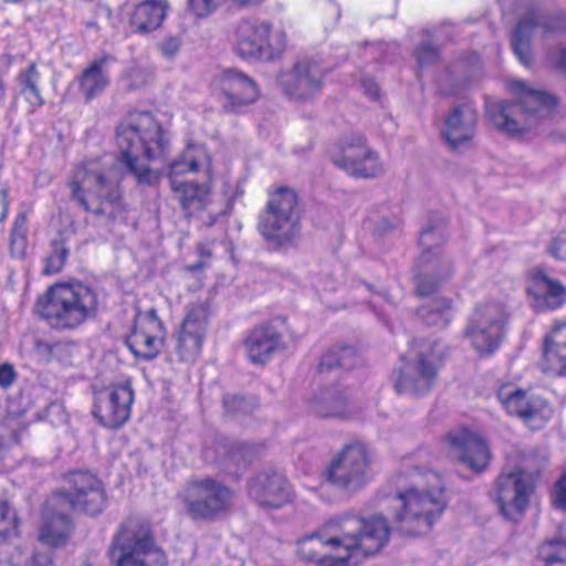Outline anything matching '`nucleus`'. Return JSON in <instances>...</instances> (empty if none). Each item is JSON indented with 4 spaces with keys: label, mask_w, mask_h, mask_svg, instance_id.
<instances>
[{
    "label": "nucleus",
    "mask_w": 566,
    "mask_h": 566,
    "mask_svg": "<svg viewBox=\"0 0 566 566\" xmlns=\"http://www.w3.org/2000/svg\"><path fill=\"white\" fill-rule=\"evenodd\" d=\"M9 515V506L6 501L0 500V522L4 521Z\"/></svg>",
    "instance_id": "56"
},
{
    "label": "nucleus",
    "mask_w": 566,
    "mask_h": 566,
    "mask_svg": "<svg viewBox=\"0 0 566 566\" xmlns=\"http://www.w3.org/2000/svg\"><path fill=\"white\" fill-rule=\"evenodd\" d=\"M115 61V57L108 53H102L91 61L78 76V85L81 93L86 101H91L102 94L111 84L107 73V65Z\"/></svg>",
    "instance_id": "30"
},
{
    "label": "nucleus",
    "mask_w": 566,
    "mask_h": 566,
    "mask_svg": "<svg viewBox=\"0 0 566 566\" xmlns=\"http://www.w3.org/2000/svg\"><path fill=\"white\" fill-rule=\"evenodd\" d=\"M114 566H167L164 551L156 544L150 524L129 516L118 527L108 547Z\"/></svg>",
    "instance_id": "10"
},
{
    "label": "nucleus",
    "mask_w": 566,
    "mask_h": 566,
    "mask_svg": "<svg viewBox=\"0 0 566 566\" xmlns=\"http://www.w3.org/2000/svg\"><path fill=\"white\" fill-rule=\"evenodd\" d=\"M6 454H7V448H6L2 439L0 438V461H2L6 458Z\"/></svg>",
    "instance_id": "58"
},
{
    "label": "nucleus",
    "mask_w": 566,
    "mask_h": 566,
    "mask_svg": "<svg viewBox=\"0 0 566 566\" xmlns=\"http://www.w3.org/2000/svg\"><path fill=\"white\" fill-rule=\"evenodd\" d=\"M203 170L210 179L212 171L211 157L202 146H189L178 159L169 166V184L186 218H198L203 223L211 226L218 214L226 210L216 211L210 208V187L207 184H198L195 180L182 179L185 172Z\"/></svg>",
    "instance_id": "7"
},
{
    "label": "nucleus",
    "mask_w": 566,
    "mask_h": 566,
    "mask_svg": "<svg viewBox=\"0 0 566 566\" xmlns=\"http://www.w3.org/2000/svg\"><path fill=\"white\" fill-rule=\"evenodd\" d=\"M506 318L507 314L502 304H478L469 319L464 336L481 356L491 355L500 346Z\"/></svg>",
    "instance_id": "15"
},
{
    "label": "nucleus",
    "mask_w": 566,
    "mask_h": 566,
    "mask_svg": "<svg viewBox=\"0 0 566 566\" xmlns=\"http://www.w3.org/2000/svg\"><path fill=\"white\" fill-rule=\"evenodd\" d=\"M199 251H200L201 255H206L207 258L211 256V252L210 251H206L202 247L199 248Z\"/></svg>",
    "instance_id": "60"
},
{
    "label": "nucleus",
    "mask_w": 566,
    "mask_h": 566,
    "mask_svg": "<svg viewBox=\"0 0 566 566\" xmlns=\"http://www.w3.org/2000/svg\"><path fill=\"white\" fill-rule=\"evenodd\" d=\"M537 25L542 27L546 36L563 33L566 32V18L564 15L543 17L537 9L532 8L518 20L511 44L520 62L526 66L532 63L531 42Z\"/></svg>",
    "instance_id": "20"
},
{
    "label": "nucleus",
    "mask_w": 566,
    "mask_h": 566,
    "mask_svg": "<svg viewBox=\"0 0 566 566\" xmlns=\"http://www.w3.org/2000/svg\"><path fill=\"white\" fill-rule=\"evenodd\" d=\"M8 213V200H7V189L0 186V222L4 220Z\"/></svg>",
    "instance_id": "54"
},
{
    "label": "nucleus",
    "mask_w": 566,
    "mask_h": 566,
    "mask_svg": "<svg viewBox=\"0 0 566 566\" xmlns=\"http://www.w3.org/2000/svg\"><path fill=\"white\" fill-rule=\"evenodd\" d=\"M398 220L395 219L394 221H388L387 219H381L377 226V231H379L380 233H386L387 231H389L390 229H394L398 226Z\"/></svg>",
    "instance_id": "55"
},
{
    "label": "nucleus",
    "mask_w": 566,
    "mask_h": 566,
    "mask_svg": "<svg viewBox=\"0 0 566 566\" xmlns=\"http://www.w3.org/2000/svg\"><path fill=\"white\" fill-rule=\"evenodd\" d=\"M449 457L480 473L489 465L491 454L485 440L468 429L460 428L446 436Z\"/></svg>",
    "instance_id": "23"
},
{
    "label": "nucleus",
    "mask_w": 566,
    "mask_h": 566,
    "mask_svg": "<svg viewBox=\"0 0 566 566\" xmlns=\"http://www.w3.org/2000/svg\"><path fill=\"white\" fill-rule=\"evenodd\" d=\"M54 346V344H50L46 342L38 340L35 343L36 352L45 359V360H52L53 352L51 348Z\"/></svg>",
    "instance_id": "53"
},
{
    "label": "nucleus",
    "mask_w": 566,
    "mask_h": 566,
    "mask_svg": "<svg viewBox=\"0 0 566 566\" xmlns=\"http://www.w3.org/2000/svg\"><path fill=\"white\" fill-rule=\"evenodd\" d=\"M559 65L564 71H566V48L560 52Z\"/></svg>",
    "instance_id": "57"
},
{
    "label": "nucleus",
    "mask_w": 566,
    "mask_h": 566,
    "mask_svg": "<svg viewBox=\"0 0 566 566\" xmlns=\"http://www.w3.org/2000/svg\"><path fill=\"white\" fill-rule=\"evenodd\" d=\"M541 367L544 373L556 376L566 373V322L554 325L546 336Z\"/></svg>",
    "instance_id": "29"
},
{
    "label": "nucleus",
    "mask_w": 566,
    "mask_h": 566,
    "mask_svg": "<svg viewBox=\"0 0 566 566\" xmlns=\"http://www.w3.org/2000/svg\"><path fill=\"white\" fill-rule=\"evenodd\" d=\"M219 86L227 103L224 107L235 109L239 106L254 103L259 90L254 81L238 70H226L219 76Z\"/></svg>",
    "instance_id": "27"
},
{
    "label": "nucleus",
    "mask_w": 566,
    "mask_h": 566,
    "mask_svg": "<svg viewBox=\"0 0 566 566\" xmlns=\"http://www.w3.org/2000/svg\"><path fill=\"white\" fill-rule=\"evenodd\" d=\"M282 347V335L272 325L256 326L244 340L248 359L254 365H264Z\"/></svg>",
    "instance_id": "28"
},
{
    "label": "nucleus",
    "mask_w": 566,
    "mask_h": 566,
    "mask_svg": "<svg viewBox=\"0 0 566 566\" xmlns=\"http://www.w3.org/2000/svg\"><path fill=\"white\" fill-rule=\"evenodd\" d=\"M125 80L127 82V90L136 91L148 85L151 81V76L146 70L139 66H132L126 71Z\"/></svg>",
    "instance_id": "42"
},
{
    "label": "nucleus",
    "mask_w": 566,
    "mask_h": 566,
    "mask_svg": "<svg viewBox=\"0 0 566 566\" xmlns=\"http://www.w3.org/2000/svg\"><path fill=\"white\" fill-rule=\"evenodd\" d=\"M359 363L356 350L350 346L329 349L319 363L321 370L334 368L352 369Z\"/></svg>",
    "instance_id": "37"
},
{
    "label": "nucleus",
    "mask_w": 566,
    "mask_h": 566,
    "mask_svg": "<svg viewBox=\"0 0 566 566\" xmlns=\"http://www.w3.org/2000/svg\"><path fill=\"white\" fill-rule=\"evenodd\" d=\"M74 348V345L71 343H54V346L51 348L53 352L52 359L67 363L73 355Z\"/></svg>",
    "instance_id": "47"
},
{
    "label": "nucleus",
    "mask_w": 566,
    "mask_h": 566,
    "mask_svg": "<svg viewBox=\"0 0 566 566\" xmlns=\"http://www.w3.org/2000/svg\"><path fill=\"white\" fill-rule=\"evenodd\" d=\"M17 378V373L12 365L2 364L0 365V386L3 388L10 387Z\"/></svg>",
    "instance_id": "48"
},
{
    "label": "nucleus",
    "mask_w": 566,
    "mask_h": 566,
    "mask_svg": "<svg viewBox=\"0 0 566 566\" xmlns=\"http://www.w3.org/2000/svg\"><path fill=\"white\" fill-rule=\"evenodd\" d=\"M69 187L71 198L92 213L99 224L112 228L126 221L128 208L115 165L103 167L97 161L85 163L75 169Z\"/></svg>",
    "instance_id": "4"
},
{
    "label": "nucleus",
    "mask_w": 566,
    "mask_h": 566,
    "mask_svg": "<svg viewBox=\"0 0 566 566\" xmlns=\"http://www.w3.org/2000/svg\"><path fill=\"white\" fill-rule=\"evenodd\" d=\"M440 348L438 340L411 343L410 352L402 356V365L397 373L395 390L398 395L421 397L431 391L441 359Z\"/></svg>",
    "instance_id": "11"
},
{
    "label": "nucleus",
    "mask_w": 566,
    "mask_h": 566,
    "mask_svg": "<svg viewBox=\"0 0 566 566\" xmlns=\"http://www.w3.org/2000/svg\"><path fill=\"white\" fill-rule=\"evenodd\" d=\"M52 562L53 553L50 548L39 549L33 553L31 566H51Z\"/></svg>",
    "instance_id": "49"
},
{
    "label": "nucleus",
    "mask_w": 566,
    "mask_h": 566,
    "mask_svg": "<svg viewBox=\"0 0 566 566\" xmlns=\"http://www.w3.org/2000/svg\"><path fill=\"white\" fill-rule=\"evenodd\" d=\"M417 313L428 326L446 327L452 319L451 301L436 298L430 305L421 306Z\"/></svg>",
    "instance_id": "36"
},
{
    "label": "nucleus",
    "mask_w": 566,
    "mask_h": 566,
    "mask_svg": "<svg viewBox=\"0 0 566 566\" xmlns=\"http://www.w3.org/2000/svg\"><path fill=\"white\" fill-rule=\"evenodd\" d=\"M415 485L400 492L394 500L397 530L406 536L428 534L446 509L444 488L440 476L432 471L412 474Z\"/></svg>",
    "instance_id": "5"
},
{
    "label": "nucleus",
    "mask_w": 566,
    "mask_h": 566,
    "mask_svg": "<svg viewBox=\"0 0 566 566\" xmlns=\"http://www.w3.org/2000/svg\"><path fill=\"white\" fill-rule=\"evenodd\" d=\"M323 69L313 61H300L292 71L284 75L282 85L284 92L295 99H307L319 92L323 84Z\"/></svg>",
    "instance_id": "24"
},
{
    "label": "nucleus",
    "mask_w": 566,
    "mask_h": 566,
    "mask_svg": "<svg viewBox=\"0 0 566 566\" xmlns=\"http://www.w3.org/2000/svg\"><path fill=\"white\" fill-rule=\"evenodd\" d=\"M232 497L227 485L208 476L188 480L177 494L186 515L193 522L217 520L230 509Z\"/></svg>",
    "instance_id": "12"
},
{
    "label": "nucleus",
    "mask_w": 566,
    "mask_h": 566,
    "mask_svg": "<svg viewBox=\"0 0 566 566\" xmlns=\"http://www.w3.org/2000/svg\"><path fill=\"white\" fill-rule=\"evenodd\" d=\"M25 216L24 214H20L15 221H14V227H13V230H12V243H14L18 239H21L23 240V237H24V233H25Z\"/></svg>",
    "instance_id": "51"
},
{
    "label": "nucleus",
    "mask_w": 566,
    "mask_h": 566,
    "mask_svg": "<svg viewBox=\"0 0 566 566\" xmlns=\"http://www.w3.org/2000/svg\"><path fill=\"white\" fill-rule=\"evenodd\" d=\"M545 461H546V458L544 455H541L537 450H532L524 454L521 468H517L516 470H524L525 464L538 465V468H536L535 470L526 471L528 478L532 479V474L539 472V470L543 468Z\"/></svg>",
    "instance_id": "46"
},
{
    "label": "nucleus",
    "mask_w": 566,
    "mask_h": 566,
    "mask_svg": "<svg viewBox=\"0 0 566 566\" xmlns=\"http://www.w3.org/2000/svg\"><path fill=\"white\" fill-rule=\"evenodd\" d=\"M547 251L555 260L566 262V232H560L553 238Z\"/></svg>",
    "instance_id": "45"
},
{
    "label": "nucleus",
    "mask_w": 566,
    "mask_h": 566,
    "mask_svg": "<svg viewBox=\"0 0 566 566\" xmlns=\"http://www.w3.org/2000/svg\"><path fill=\"white\" fill-rule=\"evenodd\" d=\"M444 221L437 226H428L420 234V254L416 265V292L424 297L433 294L440 283L452 273L451 260L437 248L446 241Z\"/></svg>",
    "instance_id": "13"
},
{
    "label": "nucleus",
    "mask_w": 566,
    "mask_h": 566,
    "mask_svg": "<svg viewBox=\"0 0 566 566\" xmlns=\"http://www.w3.org/2000/svg\"><path fill=\"white\" fill-rule=\"evenodd\" d=\"M40 77L41 73L34 62L24 71H21L17 77L20 94L27 102V112L29 114L33 113L44 103L39 87Z\"/></svg>",
    "instance_id": "35"
},
{
    "label": "nucleus",
    "mask_w": 566,
    "mask_h": 566,
    "mask_svg": "<svg viewBox=\"0 0 566 566\" xmlns=\"http://www.w3.org/2000/svg\"><path fill=\"white\" fill-rule=\"evenodd\" d=\"M555 504L558 509H566V472L556 483Z\"/></svg>",
    "instance_id": "50"
},
{
    "label": "nucleus",
    "mask_w": 566,
    "mask_h": 566,
    "mask_svg": "<svg viewBox=\"0 0 566 566\" xmlns=\"http://www.w3.org/2000/svg\"><path fill=\"white\" fill-rule=\"evenodd\" d=\"M237 52L245 59L272 62L286 49V33L270 21L241 19L235 28Z\"/></svg>",
    "instance_id": "14"
},
{
    "label": "nucleus",
    "mask_w": 566,
    "mask_h": 566,
    "mask_svg": "<svg viewBox=\"0 0 566 566\" xmlns=\"http://www.w3.org/2000/svg\"><path fill=\"white\" fill-rule=\"evenodd\" d=\"M370 459L365 446H346L331 462L327 480L335 488L354 493L363 489L369 479Z\"/></svg>",
    "instance_id": "17"
},
{
    "label": "nucleus",
    "mask_w": 566,
    "mask_h": 566,
    "mask_svg": "<svg viewBox=\"0 0 566 566\" xmlns=\"http://www.w3.org/2000/svg\"><path fill=\"white\" fill-rule=\"evenodd\" d=\"M476 111L468 104L455 106L446 118L442 136L453 150L471 145L475 136Z\"/></svg>",
    "instance_id": "26"
},
{
    "label": "nucleus",
    "mask_w": 566,
    "mask_h": 566,
    "mask_svg": "<svg viewBox=\"0 0 566 566\" xmlns=\"http://www.w3.org/2000/svg\"><path fill=\"white\" fill-rule=\"evenodd\" d=\"M234 192L238 193V196H242V192L241 191L239 192L238 189H234Z\"/></svg>",
    "instance_id": "63"
},
{
    "label": "nucleus",
    "mask_w": 566,
    "mask_h": 566,
    "mask_svg": "<svg viewBox=\"0 0 566 566\" xmlns=\"http://www.w3.org/2000/svg\"><path fill=\"white\" fill-rule=\"evenodd\" d=\"M180 46L181 40L176 35L166 36L157 43L158 51L165 59L168 60L174 59L178 54Z\"/></svg>",
    "instance_id": "43"
},
{
    "label": "nucleus",
    "mask_w": 566,
    "mask_h": 566,
    "mask_svg": "<svg viewBox=\"0 0 566 566\" xmlns=\"http://www.w3.org/2000/svg\"><path fill=\"white\" fill-rule=\"evenodd\" d=\"M298 196L290 187H279L269 195L259 217L258 231L274 250L294 247L301 237Z\"/></svg>",
    "instance_id": "8"
},
{
    "label": "nucleus",
    "mask_w": 566,
    "mask_h": 566,
    "mask_svg": "<svg viewBox=\"0 0 566 566\" xmlns=\"http://www.w3.org/2000/svg\"><path fill=\"white\" fill-rule=\"evenodd\" d=\"M361 88L364 93L369 96L371 99H377L379 96V87L378 84L371 78H363L361 80Z\"/></svg>",
    "instance_id": "52"
},
{
    "label": "nucleus",
    "mask_w": 566,
    "mask_h": 566,
    "mask_svg": "<svg viewBox=\"0 0 566 566\" xmlns=\"http://www.w3.org/2000/svg\"><path fill=\"white\" fill-rule=\"evenodd\" d=\"M250 496L265 509H280L291 499L290 486L284 476L274 471H264L249 483Z\"/></svg>",
    "instance_id": "25"
},
{
    "label": "nucleus",
    "mask_w": 566,
    "mask_h": 566,
    "mask_svg": "<svg viewBox=\"0 0 566 566\" xmlns=\"http://www.w3.org/2000/svg\"><path fill=\"white\" fill-rule=\"evenodd\" d=\"M347 405V397L342 390L324 389L312 398L310 409L321 418L344 417Z\"/></svg>",
    "instance_id": "34"
},
{
    "label": "nucleus",
    "mask_w": 566,
    "mask_h": 566,
    "mask_svg": "<svg viewBox=\"0 0 566 566\" xmlns=\"http://www.w3.org/2000/svg\"><path fill=\"white\" fill-rule=\"evenodd\" d=\"M223 191H224V195L228 196L230 192H232L231 186L224 185Z\"/></svg>",
    "instance_id": "62"
},
{
    "label": "nucleus",
    "mask_w": 566,
    "mask_h": 566,
    "mask_svg": "<svg viewBox=\"0 0 566 566\" xmlns=\"http://www.w3.org/2000/svg\"><path fill=\"white\" fill-rule=\"evenodd\" d=\"M209 314L207 301H198L187 307L176 343L180 360L193 363L199 356L207 333Z\"/></svg>",
    "instance_id": "21"
},
{
    "label": "nucleus",
    "mask_w": 566,
    "mask_h": 566,
    "mask_svg": "<svg viewBox=\"0 0 566 566\" xmlns=\"http://www.w3.org/2000/svg\"><path fill=\"white\" fill-rule=\"evenodd\" d=\"M66 486L56 491L45 503L40 541L49 547L66 543L72 530V511L98 515L106 504L102 481L90 471L74 470L64 475Z\"/></svg>",
    "instance_id": "2"
},
{
    "label": "nucleus",
    "mask_w": 566,
    "mask_h": 566,
    "mask_svg": "<svg viewBox=\"0 0 566 566\" xmlns=\"http://www.w3.org/2000/svg\"><path fill=\"white\" fill-rule=\"evenodd\" d=\"M202 266H203V264L201 262H198L196 264L189 265L188 270L190 272H196V271H199L200 269H202Z\"/></svg>",
    "instance_id": "59"
},
{
    "label": "nucleus",
    "mask_w": 566,
    "mask_h": 566,
    "mask_svg": "<svg viewBox=\"0 0 566 566\" xmlns=\"http://www.w3.org/2000/svg\"><path fill=\"white\" fill-rule=\"evenodd\" d=\"M234 192L238 193V196H242V192L241 191L239 192L238 189H234Z\"/></svg>",
    "instance_id": "64"
},
{
    "label": "nucleus",
    "mask_w": 566,
    "mask_h": 566,
    "mask_svg": "<svg viewBox=\"0 0 566 566\" xmlns=\"http://www.w3.org/2000/svg\"><path fill=\"white\" fill-rule=\"evenodd\" d=\"M70 254V249L62 237L51 242V252L45 258L43 273L46 275L56 274L64 268L65 261Z\"/></svg>",
    "instance_id": "38"
},
{
    "label": "nucleus",
    "mask_w": 566,
    "mask_h": 566,
    "mask_svg": "<svg viewBox=\"0 0 566 566\" xmlns=\"http://www.w3.org/2000/svg\"><path fill=\"white\" fill-rule=\"evenodd\" d=\"M333 163L355 178H376L386 170L379 155L367 146L361 135L345 137Z\"/></svg>",
    "instance_id": "18"
},
{
    "label": "nucleus",
    "mask_w": 566,
    "mask_h": 566,
    "mask_svg": "<svg viewBox=\"0 0 566 566\" xmlns=\"http://www.w3.org/2000/svg\"><path fill=\"white\" fill-rule=\"evenodd\" d=\"M134 391L129 382L111 386L96 392L93 416L106 428L124 424L130 416Z\"/></svg>",
    "instance_id": "22"
},
{
    "label": "nucleus",
    "mask_w": 566,
    "mask_h": 566,
    "mask_svg": "<svg viewBox=\"0 0 566 566\" xmlns=\"http://www.w3.org/2000/svg\"><path fill=\"white\" fill-rule=\"evenodd\" d=\"M536 468L538 465L525 464L524 470H503L496 478V502L505 520L516 523L523 517L534 488L526 471Z\"/></svg>",
    "instance_id": "16"
},
{
    "label": "nucleus",
    "mask_w": 566,
    "mask_h": 566,
    "mask_svg": "<svg viewBox=\"0 0 566 566\" xmlns=\"http://www.w3.org/2000/svg\"><path fill=\"white\" fill-rule=\"evenodd\" d=\"M116 144L122 161L139 187H155L161 174L151 163L166 156L168 140L149 112H130L118 124Z\"/></svg>",
    "instance_id": "3"
},
{
    "label": "nucleus",
    "mask_w": 566,
    "mask_h": 566,
    "mask_svg": "<svg viewBox=\"0 0 566 566\" xmlns=\"http://www.w3.org/2000/svg\"><path fill=\"white\" fill-rule=\"evenodd\" d=\"M234 197L231 196L228 201H227V209H231L232 205H233V201H234Z\"/></svg>",
    "instance_id": "61"
},
{
    "label": "nucleus",
    "mask_w": 566,
    "mask_h": 566,
    "mask_svg": "<svg viewBox=\"0 0 566 566\" xmlns=\"http://www.w3.org/2000/svg\"><path fill=\"white\" fill-rule=\"evenodd\" d=\"M542 566H566V543L551 541L539 551Z\"/></svg>",
    "instance_id": "39"
},
{
    "label": "nucleus",
    "mask_w": 566,
    "mask_h": 566,
    "mask_svg": "<svg viewBox=\"0 0 566 566\" xmlns=\"http://www.w3.org/2000/svg\"><path fill=\"white\" fill-rule=\"evenodd\" d=\"M98 294L80 281L55 283L38 298L36 312L52 328L75 329L98 312Z\"/></svg>",
    "instance_id": "6"
},
{
    "label": "nucleus",
    "mask_w": 566,
    "mask_h": 566,
    "mask_svg": "<svg viewBox=\"0 0 566 566\" xmlns=\"http://www.w3.org/2000/svg\"><path fill=\"white\" fill-rule=\"evenodd\" d=\"M255 457V448L245 442L234 443L228 451L229 460L237 467H244Z\"/></svg>",
    "instance_id": "41"
},
{
    "label": "nucleus",
    "mask_w": 566,
    "mask_h": 566,
    "mask_svg": "<svg viewBox=\"0 0 566 566\" xmlns=\"http://www.w3.org/2000/svg\"><path fill=\"white\" fill-rule=\"evenodd\" d=\"M389 526L382 516L365 520L346 513L332 518L318 532L297 542L301 558L321 566H349L358 555H373L388 542Z\"/></svg>",
    "instance_id": "1"
},
{
    "label": "nucleus",
    "mask_w": 566,
    "mask_h": 566,
    "mask_svg": "<svg viewBox=\"0 0 566 566\" xmlns=\"http://www.w3.org/2000/svg\"><path fill=\"white\" fill-rule=\"evenodd\" d=\"M223 406L228 413L237 416L252 413L258 405L253 398L227 394L223 396Z\"/></svg>",
    "instance_id": "40"
},
{
    "label": "nucleus",
    "mask_w": 566,
    "mask_h": 566,
    "mask_svg": "<svg viewBox=\"0 0 566 566\" xmlns=\"http://www.w3.org/2000/svg\"><path fill=\"white\" fill-rule=\"evenodd\" d=\"M518 94L517 102H501L489 109L493 124L511 136H520L538 127L548 118L555 106L556 98L543 91L527 88L524 83L514 86Z\"/></svg>",
    "instance_id": "9"
},
{
    "label": "nucleus",
    "mask_w": 566,
    "mask_h": 566,
    "mask_svg": "<svg viewBox=\"0 0 566 566\" xmlns=\"http://www.w3.org/2000/svg\"><path fill=\"white\" fill-rule=\"evenodd\" d=\"M497 398L509 413L525 420L533 419L539 412L542 406L538 399L528 397L525 391L514 389L509 385L499 389Z\"/></svg>",
    "instance_id": "33"
},
{
    "label": "nucleus",
    "mask_w": 566,
    "mask_h": 566,
    "mask_svg": "<svg viewBox=\"0 0 566 566\" xmlns=\"http://www.w3.org/2000/svg\"><path fill=\"white\" fill-rule=\"evenodd\" d=\"M167 12V3L161 0H146L135 7L129 18L133 32L149 33L163 23Z\"/></svg>",
    "instance_id": "32"
},
{
    "label": "nucleus",
    "mask_w": 566,
    "mask_h": 566,
    "mask_svg": "<svg viewBox=\"0 0 566 566\" xmlns=\"http://www.w3.org/2000/svg\"><path fill=\"white\" fill-rule=\"evenodd\" d=\"M528 293L534 297L538 310H555L566 302V286L542 272L533 275Z\"/></svg>",
    "instance_id": "31"
},
{
    "label": "nucleus",
    "mask_w": 566,
    "mask_h": 566,
    "mask_svg": "<svg viewBox=\"0 0 566 566\" xmlns=\"http://www.w3.org/2000/svg\"><path fill=\"white\" fill-rule=\"evenodd\" d=\"M166 329L155 308L138 311L130 334L125 344L137 359L156 358L165 342Z\"/></svg>",
    "instance_id": "19"
},
{
    "label": "nucleus",
    "mask_w": 566,
    "mask_h": 566,
    "mask_svg": "<svg viewBox=\"0 0 566 566\" xmlns=\"http://www.w3.org/2000/svg\"><path fill=\"white\" fill-rule=\"evenodd\" d=\"M418 63L421 66L433 64L439 59V49L432 44L423 43L416 50Z\"/></svg>",
    "instance_id": "44"
}]
</instances>
